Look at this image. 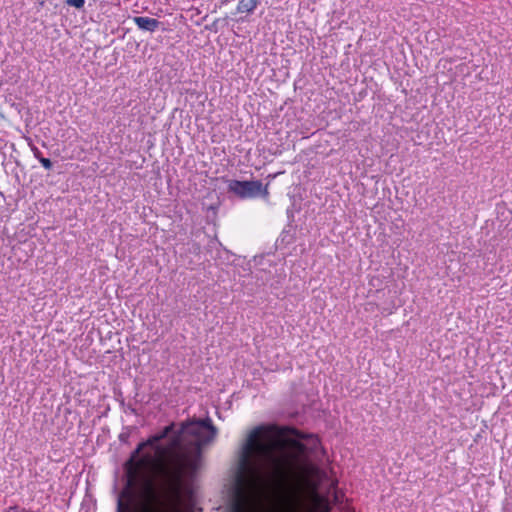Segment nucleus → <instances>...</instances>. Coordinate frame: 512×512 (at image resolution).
<instances>
[{
  "mask_svg": "<svg viewBox=\"0 0 512 512\" xmlns=\"http://www.w3.org/2000/svg\"><path fill=\"white\" fill-rule=\"evenodd\" d=\"M32 151H33V155L36 159L39 160L42 157V154L38 148L34 147V148H32Z\"/></svg>",
  "mask_w": 512,
  "mask_h": 512,
  "instance_id": "10",
  "label": "nucleus"
},
{
  "mask_svg": "<svg viewBox=\"0 0 512 512\" xmlns=\"http://www.w3.org/2000/svg\"><path fill=\"white\" fill-rule=\"evenodd\" d=\"M127 466H129V468H128L129 473L135 474L136 470L143 468L145 465L138 466L137 461L131 462L129 459L127 462Z\"/></svg>",
  "mask_w": 512,
  "mask_h": 512,
  "instance_id": "7",
  "label": "nucleus"
},
{
  "mask_svg": "<svg viewBox=\"0 0 512 512\" xmlns=\"http://www.w3.org/2000/svg\"><path fill=\"white\" fill-rule=\"evenodd\" d=\"M38 2H39V4H40L41 6H43V5H44V3H45V1H44V0H38Z\"/></svg>",
  "mask_w": 512,
  "mask_h": 512,
  "instance_id": "12",
  "label": "nucleus"
},
{
  "mask_svg": "<svg viewBox=\"0 0 512 512\" xmlns=\"http://www.w3.org/2000/svg\"><path fill=\"white\" fill-rule=\"evenodd\" d=\"M39 162H40V163L42 164V166H43L45 169H47V170H50V169L52 168V166H53V164H52L51 160H50V159H48V158H45V157H43V156L39 159Z\"/></svg>",
  "mask_w": 512,
  "mask_h": 512,
  "instance_id": "8",
  "label": "nucleus"
},
{
  "mask_svg": "<svg viewBox=\"0 0 512 512\" xmlns=\"http://www.w3.org/2000/svg\"><path fill=\"white\" fill-rule=\"evenodd\" d=\"M228 190L242 199L255 198L259 195L267 196L268 190L263 187L261 181H239L231 180L228 184Z\"/></svg>",
  "mask_w": 512,
  "mask_h": 512,
  "instance_id": "2",
  "label": "nucleus"
},
{
  "mask_svg": "<svg viewBox=\"0 0 512 512\" xmlns=\"http://www.w3.org/2000/svg\"><path fill=\"white\" fill-rule=\"evenodd\" d=\"M259 4V0H241L236 8L238 13H253Z\"/></svg>",
  "mask_w": 512,
  "mask_h": 512,
  "instance_id": "4",
  "label": "nucleus"
},
{
  "mask_svg": "<svg viewBox=\"0 0 512 512\" xmlns=\"http://www.w3.org/2000/svg\"><path fill=\"white\" fill-rule=\"evenodd\" d=\"M218 22H219V20H218V19H216V20L213 22L211 29L215 28Z\"/></svg>",
  "mask_w": 512,
  "mask_h": 512,
  "instance_id": "11",
  "label": "nucleus"
},
{
  "mask_svg": "<svg viewBox=\"0 0 512 512\" xmlns=\"http://www.w3.org/2000/svg\"><path fill=\"white\" fill-rule=\"evenodd\" d=\"M127 466H129V468H128L129 473L135 474L136 470L143 468L145 465L138 466L137 461L131 462L129 459L127 462Z\"/></svg>",
  "mask_w": 512,
  "mask_h": 512,
  "instance_id": "6",
  "label": "nucleus"
},
{
  "mask_svg": "<svg viewBox=\"0 0 512 512\" xmlns=\"http://www.w3.org/2000/svg\"><path fill=\"white\" fill-rule=\"evenodd\" d=\"M276 428L251 429L236 452L231 486V512H259L290 483L318 475L315 463L324 456L319 439L293 430L295 439L280 442Z\"/></svg>",
  "mask_w": 512,
  "mask_h": 512,
  "instance_id": "1",
  "label": "nucleus"
},
{
  "mask_svg": "<svg viewBox=\"0 0 512 512\" xmlns=\"http://www.w3.org/2000/svg\"><path fill=\"white\" fill-rule=\"evenodd\" d=\"M229 1H230V0H222V1H221V4H223V5H224V4H227Z\"/></svg>",
  "mask_w": 512,
  "mask_h": 512,
  "instance_id": "13",
  "label": "nucleus"
},
{
  "mask_svg": "<svg viewBox=\"0 0 512 512\" xmlns=\"http://www.w3.org/2000/svg\"><path fill=\"white\" fill-rule=\"evenodd\" d=\"M133 21L139 29L148 32L156 31L161 24L157 19L145 16H136Z\"/></svg>",
  "mask_w": 512,
  "mask_h": 512,
  "instance_id": "3",
  "label": "nucleus"
},
{
  "mask_svg": "<svg viewBox=\"0 0 512 512\" xmlns=\"http://www.w3.org/2000/svg\"><path fill=\"white\" fill-rule=\"evenodd\" d=\"M65 3L68 6L75 7L77 9H82L85 5V0H65Z\"/></svg>",
  "mask_w": 512,
  "mask_h": 512,
  "instance_id": "5",
  "label": "nucleus"
},
{
  "mask_svg": "<svg viewBox=\"0 0 512 512\" xmlns=\"http://www.w3.org/2000/svg\"><path fill=\"white\" fill-rule=\"evenodd\" d=\"M278 512H299L295 507L285 505Z\"/></svg>",
  "mask_w": 512,
  "mask_h": 512,
  "instance_id": "9",
  "label": "nucleus"
}]
</instances>
